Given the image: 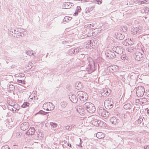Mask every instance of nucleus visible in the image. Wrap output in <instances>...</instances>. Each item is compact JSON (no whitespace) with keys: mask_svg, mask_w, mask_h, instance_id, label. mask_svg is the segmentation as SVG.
Listing matches in <instances>:
<instances>
[{"mask_svg":"<svg viewBox=\"0 0 149 149\" xmlns=\"http://www.w3.org/2000/svg\"><path fill=\"white\" fill-rule=\"evenodd\" d=\"M83 107L90 113H94L96 110L94 105L90 102L85 103L83 105Z\"/></svg>","mask_w":149,"mask_h":149,"instance_id":"1","label":"nucleus"},{"mask_svg":"<svg viewBox=\"0 0 149 149\" xmlns=\"http://www.w3.org/2000/svg\"><path fill=\"white\" fill-rule=\"evenodd\" d=\"M145 88L142 86H138L136 89V95L138 97H142L145 94Z\"/></svg>","mask_w":149,"mask_h":149,"instance_id":"2","label":"nucleus"},{"mask_svg":"<svg viewBox=\"0 0 149 149\" xmlns=\"http://www.w3.org/2000/svg\"><path fill=\"white\" fill-rule=\"evenodd\" d=\"M77 94L81 100L85 101L88 98V94L85 92L82 91H79L77 92Z\"/></svg>","mask_w":149,"mask_h":149,"instance_id":"3","label":"nucleus"},{"mask_svg":"<svg viewBox=\"0 0 149 149\" xmlns=\"http://www.w3.org/2000/svg\"><path fill=\"white\" fill-rule=\"evenodd\" d=\"M97 113L99 116L106 118L109 115V112L102 107H100L98 109Z\"/></svg>","mask_w":149,"mask_h":149,"instance_id":"4","label":"nucleus"},{"mask_svg":"<svg viewBox=\"0 0 149 149\" xmlns=\"http://www.w3.org/2000/svg\"><path fill=\"white\" fill-rule=\"evenodd\" d=\"M105 55L107 58L110 59H113L116 56V54L113 52L109 49L105 51Z\"/></svg>","mask_w":149,"mask_h":149,"instance_id":"5","label":"nucleus"},{"mask_svg":"<svg viewBox=\"0 0 149 149\" xmlns=\"http://www.w3.org/2000/svg\"><path fill=\"white\" fill-rule=\"evenodd\" d=\"M91 123L95 126L100 127L103 126L104 122L100 120L94 118L91 121Z\"/></svg>","mask_w":149,"mask_h":149,"instance_id":"6","label":"nucleus"},{"mask_svg":"<svg viewBox=\"0 0 149 149\" xmlns=\"http://www.w3.org/2000/svg\"><path fill=\"white\" fill-rule=\"evenodd\" d=\"M104 106L106 108L108 109L112 108L113 106V101L112 99L109 98L104 102Z\"/></svg>","mask_w":149,"mask_h":149,"instance_id":"7","label":"nucleus"},{"mask_svg":"<svg viewBox=\"0 0 149 149\" xmlns=\"http://www.w3.org/2000/svg\"><path fill=\"white\" fill-rule=\"evenodd\" d=\"M134 56L136 60L141 61L143 59L144 54L140 52H138L134 54Z\"/></svg>","mask_w":149,"mask_h":149,"instance_id":"8","label":"nucleus"},{"mask_svg":"<svg viewBox=\"0 0 149 149\" xmlns=\"http://www.w3.org/2000/svg\"><path fill=\"white\" fill-rule=\"evenodd\" d=\"M112 50L116 53L120 54H122L124 51L123 47L121 46H114Z\"/></svg>","mask_w":149,"mask_h":149,"instance_id":"9","label":"nucleus"},{"mask_svg":"<svg viewBox=\"0 0 149 149\" xmlns=\"http://www.w3.org/2000/svg\"><path fill=\"white\" fill-rule=\"evenodd\" d=\"M76 110L81 115H84L85 113L84 109L83 108L82 106L80 105L77 107Z\"/></svg>","mask_w":149,"mask_h":149,"instance_id":"10","label":"nucleus"},{"mask_svg":"<svg viewBox=\"0 0 149 149\" xmlns=\"http://www.w3.org/2000/svg\"><path fill=\"white\" fill-rule=\"evenodd\" d=\"M110 122L112 124L116 125L120 122V120L116 117H111L110 119Z\"/></svg>","mask_w":149,"mask_h":149,"instance_id":"11","label":"nucleus"},{"mask_svg":"<svg viewBox=\"0 0 149 149\" xmlns=\"http://www.w3.org/2000/svg\"><path fill=\"white\" fill-rule=\"evenodd\" d=\"M69 96L70 100L73 103H75L77 102L78 100L77 98L74 94L70 93Z\"/></svg>","mask_w":149,"mask_h":149,"instance_id":"12","label":"nucleus"},{"mask_svg":"<svg viewBox=\"0 0 149 149\" xmlns=\"http://www.w3.org/2000/svg\"><path fill=\"white\" fill-rule=\"evenodd\" d=\"M29 127V124L27 122H24L21 125V128L23 131H25L28 129Z\"/></svg>","mask_w":149,"mask_h":149,"instance_id":"13","label":"nucleus"},{"mask_svg":"<svg viewBox=\"0 0 149 149\" xmlns=\"http://www.w3.org/2000/svg\"><path fill=\"white\" fill-rule=\"evenodd\" d=\"M95 68L94 67V64H93V65L89 64V67L86 69V70L88 72L89 74L94 71Z\"/></svg>","mask_w":149,"mask_h":149,"instance_id":"14","label":"nucleus"},{"mask_svg":"<svg viewBox=\"0 0 149 149\" xmlns=\"http://www.w3.org/2000/svg\"><path fill=\"white\" fill-rule=\"evenodd\" d=\"M115 37L118 39L122 40L124 38L125 36L124 35L122 34V33H116Z\"/></svg>","mask_w":149,"mask_h":149,"instance_id":"15","label":"nucleus"},{"mask_svg":"<svg viewBox=\"0 0 149 149\" xmlns=\"http://www.w3.org/2000/svg\"><path fill=\"white\" fill-rule=\"evenodd\" d=\"M72 3L70 2H67L64 3L63 5V8L64 9H69L71 8L72 6Z\"/></svg>","mask_w":149,"mask_h":149,"instance_id":"16","label":"nucleus"},{"mask_svg":"<svg viewBox=\"0 0 149 149\" xmlns=\"http://www.w3.org/2000/svg\"><path fill=\"white\" fill-rule=\"evenodd\" d=\"M110 94V93L105 88L104 89L103 91L102 92L101 95L103 96H106L109 95Z\"/></svg>","mask_w":149,"mask_h":149,"instance_id":"17","label":"nucleus"},{"mask_svg":"<svg viewBox=\"0 0 149 149\" xmlns=\"http://www.w3.org/2000/svg\"><path fill=\"white\" fill-rule=\"evenodd\" d=\"M75 86L76 88L78 89H81L83 87L81 83L80 82H78L76 83Z\"/></svg>","mask_w":149,"mask_h":149,"instance_id":"18","label":"nucleus"},{"mask_svg":"<svg viewBox=\"0 0 149 149\" xmlns=\"http://www.w3.org/2000/svg\"><path fill=\"white\" fill-rule=\"evenodd\" d=\"M50 104L48 106V108L46 109V110L47 111H51L53 110L54 108V106L52 103L50 102Z\"/></svg>","mask_w":149,"mask_h":149,"instance_id":"19","label":"nucleus"},{"mask_svg":"<svg viewBox=\"0 0 149 149\" xmlns=\"http://www.w3.org/2000/svg\"><path fill=\"white\" fill-rule=\"evenodd\" d=\"M14 34H15L16 35H16V37L17 38H18L17 37V36H20L22 37H23V36L22 34H21L19 32V30H18L17 29H14ZM14 37H15V36H14Z\"/></svg>","mask_w":149,"mask_h":149,"instance_id":"20","label":"nucleus"},{"mask_svg":"<svg viewBox=\"0 0 149 149\" xmlns=\"http://www.w3.org/2000/svg\"><path fill=\"white\" fill-rule=\"evenodd\" d=\"M132 107V105L130 104H125L123 107L126 110L130 109Z\"/></svg>","mask_w":149,"mask_h":149,"instance_id":"21","label":"nucleus"},{"mask_svg":"<svg viewBox=\"0 0 149 149\" xmlns=\"http://www.w3.org/2000/svg\"><path fill=\"white\" fill-rule=\"evenodd\" d=\"M138 31L139 30L136 27L132 29L131 32H132V33L135 35L136 34Z\"/></svg>","mask_w":149,"mask_h":149,"instance_id":"22","label":"nucleus"},{"mask_svg":"<svg viewBox=\"0 0 149 149\" xmlns=\"http://www.w3.org/2000/svg\"><path fill=\"white\" fill-rule=\"evenodd\" d=\"M143 119L142 118L138 119L137 122L141 126H143Z\"/></svg>","mask_w":149,"mask_h":149,"instance_id":"23","label":"nucleus"},{"mask_svg":"<svg viewBox=\"0 0 149 149\" xmlns=\"http://www.w3.org/2000/svg\"><path fill=\"white\" fill-rule=\"evenodd\" d=\"M29 103L27 102H24L23 104L21 106V107L23 108H25L29 106Z\"/></svg>","mask_w":149,"mask_h":149,"instance_id":"24","label":"nucleus"},{"mask_svg":"<svg viewBox=\"0 0 149 149\" xmlns=\"http://www.w3.org/2000/svg\"><path fill=\"white\" fill-rule=\"evenodd\" d=\"M96 136L98 139H100L103 137V135L101 132H98L96 134Z\"/></svg>","mask_w":149,"mask_h":149,"instance_id":"25","label":"nucleus"},{"mask_svg":"<svg viewBox=\"0 0 149 149\" xmlns=\"http://www.w3.org/2000/svg\"><path fill=\"white\" fill-rule=\"evenodd\" d=\"M60 105L63 108H64L67 105V103L66 102H62L60 104Z\"/></svg>","mask_w":149,"mask_h":149,"instance_id":"26","label":"nucleus"},{"mask_svg":"<svg viewBox=\"0 0 149 149\" xmlns=\"http://www.w3.org/2000/svg\"><path fill=\"white\" fill-rule=\"evenodd\" d=\"M8 87H9V90L10 91H13L15 89V87L13 85H9Z\"/></svg>","mask_w":149,"mask_h":149,"instance_id":"27","label":"nucleus"},{"mask_svg":"<svg viewBox=\"0 0 149 149\" xmlns=\"http://www.w3.org/2000/svg\"><path fill=\"white\" fill-rule=\"evenodd\" d=\"M50 124L51 127L54 128L56 127L57 126V124L56 123H54L53 122H50Z\"/></svg>","mask_w":149,"mask_h":149,"instance_id":"28","label":"nucleus"},{"mask_svg":"<svg viewBox=\"0 0 149 149\" xmlns=\"http://www.w3.org/2000/svg\"><path fill=\"white\" fill-rule=\"evenodd\" d=\"M37 113L40 114L42 115H45L47 113L42 110H40Z\"/></svg>","mask_w":149,"mask_h":149,"instance_id":"29","label":"nucleus"},{"mask_svg":"<svg viewBox=\"0 0 149 149\" xmlns=\"http://www.w3.org/2000/svg\"><path fill=\"white\" fill-rule=\"evenodd\" d=\"M92 26V27L94 26L92 25L91 24H87L85 25L84 26V28H85L88 29L91 27V26Z\"/></svg>","mask_w":149,"mask_h":149,"instance_id":"30","label":"nucleus"},{"mask_svg":"<svg viewBox=\"0 0 149 149\" xmlns=\"http://www.w3.org/2000/svg\"><path fill=\"white\" fill-rule=\"evenodd\" d=\"M49 104H50V102H47V103H44L43 106V108L45 107H47L48 108V106L49 105Z\"/></svg>","mask_w":149,"mask_h":149,"instance_id":"31","label":"nucleus"},{"mask_svg":"<svg viewBox=\"0 0 149 149\" xmlns=\"http://www.w3.org/2000/svg\"><path fill=\"white\" fill-rule=\"evenodd\" d=\"M94 2L95 3H97L98 4H101L102 2V0H95Z\"/></svg>","mask_w":149,"mask_h":149,"instance_id":"32","label":"nucleus"},{"mask_svg":"<svg viewBox=\"0 0 149 149\" xmlns=\"http://www.w3.org/2000/svg\"><path fill=\"white\" fill-rule=\"evenodd\" d=\"M81 48L80 47H77L75 49V50L76 51V53H77L78 52H81Z\"/></svg>","mask_w":149,"mask_h":149,"instance_id":"33","label":"nucleus"},{"mask_svg":"<svg viewBox=\"0 0 149 149\" xmlns=\"http://www.w3.org/2000/svg\"><path fill=\"white\" fill-rule=\"evenodd\" d=\"M128 51L130 52H132L134 51V48L132 47H130L128 48Z\"/></svg>","mask_w":149,"mask_h":149,"instance_id":"34","label":"nucleus"},{"mask_svg":"<svg viewBox=\"0 0 149 149\" xmlns=\"http://www.w3.org/2000/svg\"><path fill=\"white\" fill-rule=\"evenodd\" d=\"M31 131V130L30 129L29 130H28L26 132V134H27L28 135H33V133H31V132H30V131Z\"/></svg>","mask_w":149,"mask_h":149,"instance_id":"35","label":"nucleus"},{"mask_svg":"<svg viewBox=\"0 0 149 149\" xmlns=\"http://www.w3.org/2000/svg\"><path fill=\"white\" fill-rule=\"evenodd\" d=\"M37 136L38 138L39 139H40L41 138H42V133L39 132V133H38Z\"/></svg>","mask_w":149,"mask_h":149,"instance_id":"36","label":"nucleus"},{"mask_svg":"<svg viewBox=\"0 0 149 149\" xmlns=\"http://www.w3.org/2000/svg\"><path fill=\"white\" fill-rule=\"evenodd\" d=\"M126 58V56L125 54H123L121 55V59L123 60H125Z\"/></svg>","mask_w":149,"mask_h":149,"instance_id":"37","label":"nucleus"},{"mask_svg":"<svg viewBox=\"0 0 149 149\" xmlns=\"http://www.w3.org/2000/svg\"><path fill=\"white\" fill-rule=\"evenodd\" d=\"M1 149H10V148L8 145H5L2 147Z\"/></svg>","mask_w":149,"mask_h":149,"instance_id":"38","label":"nucleus"},{"mask_svg":"<svg viewBox=\"0 0 149 149\" xmlns=\"http://www.w3.org/2000/svg\"><path fill=\"white\" fill-rule=\"evenodd\" d=\"M18 30H19V32L20 33L22 34L24 32V30L23 29H17Z\"/></svg>","mask_w":149,"mask_h":149,"instance_id":"39","label":"nucleus"},{"mask_svg":"<svg viewBox=\"0 0 149 149\" xmlns=\"http://www.w3.org/2000/svg\"><path fill=\"white\" fill-rule=\"evenodd\" d=\"M17 82L18 83H21L24 84V81H23L22 80H19V79H17Z\"/></svg>","mask_w":149,"mask_h":149,"instance_id":"40","label":"nucleus"},{"mask_svg":"<svg viewBox=\"0 0 149 149\" xmlns=\"http://www.w3.org/2000/svg\"><path fill=\"white\" fill-rule=\"evenodd\" d=\"M70 126L68 125L66 127H65V130H68L69 131H70L71 130L70 128Z\"/></svg>","mask_w":149,"mask_h":149,"instance_id":"41","label":"nucleus"},{"mask_svg":"<svg viewBox=\"0 0 149 149\" xmlns=\"http://www.w3.org/2000/svg\"><path fill=\"white\" fill-rule=\"evenodd\" d=\"M145 95L147 96L148 97H149V91H146L145 92Z\"/></svg>","mask_w":149,"mask_h":149,"instance_id":"42","label":"nucleus"},{"mask_svg":"<svg viewBox=\"0 0 149 149\" xmlns=\"http://www.w3.org/2000/svg\"><path fill=\"white\" fill-rule=\"evenodd\" d=\"M145 3H147L146 2V1H143L139 2V4L140 5Z\"/></svg>","mask_w":149,"mask_h":149,"instance_id":"43","label":"nucleus"},{"mask_svg":"<svg viewBox=\"0 0 149 149\" xmlns=\"http://www.w3.org/2000/svg\"><path fill=\"white\" fill-rule=\"evenodd\" d=\"M31 133H32V134L33 133V134L34 133V132L35 131L34 128L33 127L32 128H31Z\"/></svg>","mask_w":149,"mask_h":149,"instance_id":"44","label":"nucleus"},{"mask_svg":"<svg viewBox=\"0 0 149 149\" xmlns=\"http://www.w3.org/2000/svg\"><path fill=\"white\" fill-rule=\"evenodd\" d=\"M81 9V8L80 7L77 6V9L76 10V11H77L78 12H80Z\"/></svg>","mask_w":149,"mask_h":149,"instance_id":"45","label":"nucleus"},{"mask_svg":"<svg viewBox=\"0 0 149 149\" xmlns=\"http://www.w3.org/2000/svg\"><path fill=\"white\" fill-rule=\"evenodd\" d=\"M68 16H66L65 17L64 19H63V22H68V20H67V19L68 18Z\"/></svg>","mask_w":149,"mask_h":149,"instance_id":"46","label":"nucleus"},{"mask_svg":"<svg viewBox=\"0 0 149 149\" xmlns=\"http://www.w3.org/2000/svg\"><path fill=\"white\" fill-rule=\"evenodd\" d=\"M145 12V13H148L149 12V9L148 8H146L144 10Z\"/></svg>","mask_w":149,"mask_h":149,"instance_id":"47","label":"nucleus"},{"mask_svg":"<svg viewBox=\"0 0 149 149\" xmlns=\"http://www.w3.org/2000/svg\"><path fill=\"white\" fill-rule=\"evenodd\" d=\"M91 41H92L91 40H89V41H88V42L87 43L88 45H90V47L91 46Z\"/></svg>","mask_w":149,"mask_h":149,"instance_id":"48","label":"nucleus"},{"mask_svg":"<svg viewBox=\"0 0 149 149\" xmlns=\"http://www.w3.org/2000/svg\"><path fill=\"white\" fill-rule=\"evenodd\" d=\"M79 139L80 140V142L79 144H78V146H80L81 147H82V146L81 145V139H80V138H79Z\"/></svg>","mask_w":149,"mask_h":149,"instance_id":"49","label":"nucleus"},{"mask_svg":"<svg viewBox=\"0 0 149 149\" xmlns=\"http://www.w3.org/2000/svg\"><path fill=\"white\" fill-rule=\"evenodd\" d=\"M147 148H149V146L148 145L145 146H144V149H146Z\"/></svg>","mask_w":149,"mask_h":149,"instance_id":"50","label":"nucleus"},{"mask_svg":"<svg viewBox=\"0 0 149 149\" xmlns=\"http://www.w3.org/2000/svg\"><path fill=\"white\" fill-rule=\"evenodd\" d=\"M67 20H68V22L69 21H70L72 19V17H68V18H67Z\"/></svg>","mask_w":149,"mask_h":149,"instance_id":"51","label":"nucleus"},{"mask_svg":"<svg viewBox=\"0 0 149 149\" xmlns=\"http://www.w3.org/2000/svg\"><path fill=\"white\" fill-rule=\"evenodd\" d=\"M73 15L74 16H76L78 15V12L76 11L75 13H74Z\"/></svg>","mask_w":149,"mask_h":149,"instance_id":"52","label":"nucleus"},{"mask_svg":"<svg viewBox=\"0 0 149 149\" xmlns=\"http://www.w3.org/2000/svg\"><path fill=\"white\" fill-rule=\"evenodd\" d=\"M74 126H75L74 125H71V126H70V128L71 129L72 128H74Z\"/></svg>","mask_w":149,"mask_h":149,"instance_id":"53","label":"nucleus"},{"mask_svg":"<svg viewBox=\"0 0 149 149\" xmlns=\"http://www.w3.org/2000/svg\"><path fill=\"white\" fill-rule=\"evenodd\" d=\"M72 52L74 54H77V53H76V51H75V49H74L72 51Z\"/></svg>","mask_w":149,"mask_h":149,"instance_id":"54","label":"nucleus"},{"mask_svg":"<svg viewBox=\"0 0 149 149\" xmlns=\"http://www.w3.org/2000/svg\"><path fill=\"white\" fill-rule=\"evenodd\" d=\"M121 79L123 81H125V79L124 78V77H123V76H122V78H121Z\"/></svg>","mask_w":149,"mask_h":149,"instance_id":"55","label":"nucleus"},{"mask_svg":"<svg viewBox=\"0 0 149 149\" xmlns=\"http://www.w3.org/2000/svg\"><path fill=\"white\" fill-rule=\"evenodd\" d=\"M145 1H146V2H147V3H149V0H145Z\"/></svg>","mask_w":149,"mask_h":149,"instance_id":"56","label":"nucleus"},{"mask_svg":"<svg viewBox=\"0 0 149 149\" xmlns=\"http://www.w3.org/2000/svg\"><path fill=\"white\" fill-rule=\"evenodd\" d=\"M94 7L93 6V7H91V8H90V10H93V8H94Z\"/></svg>","mask_w":149,"mask_h":149,"instance_id":"57","label":"nucleus"},{"mask_svg":"<svg viewBox=\"0 0 149 149\" xmlns=\"http://www.w3.org/2000/svg\"><path fill=\"white\" fill-rule=\"evenodd\" d=\"M147 113L148 114L149 113V112H148V111H149V110L148 109V108L147 109Z\"/></svg>","mask_w":149,"mask_h":149,"instance_id":"58","label":"nucleus"},{"mask_svg":"<svg viewBox=\"0 0 149 149\" xmlns=\"http://www.w3.org/2000/svg\"><path fill=\"white\" fill-rule=\"evenodd\" d=\"M10 110L12 111H14V109H13V108H11V109H10Z\"/></svg>","mask_w":149,"mask_h":149,"instance_id":"59","label":"nucleus"},{"mask_svg":"<svg viewBox=\"0 0 149 149\" xmlns=\"http://www.w3.org/2000/svg\"><path fill=\"white\" fill-rule=\"evenodd\" d=\"M68 145L69 146H71V144L70 143H68Z\"/></svg>","mask_w":149,"mask_h":149,"instance_id":"60","label":"nucleus"},{"mask_svg":"<svg viewBox=\"0 0 149 149\" xmlns=\"http://www.w3.org/2000/svg\"><path fill=\"white\" fill-rule=\"evenodd\" d=\"M21 76L22 77H24V74H22L21 75Z\"/></svg>","mask_w":149,"mask_h":149,"instance_id":"61","label":"nucleus"},{"mask_svg":"<svg viewBox=\"0 0 149 149\" xmlns=\"http://www.w3.org/2000/svg\"><path fill=\"white\" fill-rule=\"evenodd\" d=\"M12 125H11V126H8V128H9V129H10V127H12Z\"/></svg>","mask_w":149,"mask_h":149,"instance_id":"62","label":"nucleus"},{"mask_svg":"<svg viewBox=\"0 0 149 149\" xmlns=\"http://www.w3.org/2000/svg\"><path fill=\"white\" fill-rule=\"evenodd\" d=\"M64 143H66L67 141L65 140L64 141Z\"/></svg>","mask_w":149,"mask_h":149,"instance_id":"63","label":"nucleus"},{"mask_svg":"<svg viewBox=\"0 0 149 149\" xmlns=\"http://www.w3.org/2000/svg\"><path fill=\"white\" fill-rule=\"evenodd\" d=\"M44 108V109H45V110H46V108H47V107H45V108Z\"/></svg>","mask_w":149,"mask_h":149,"instance_id":"64","label":"nucleus"}]
</instances>
